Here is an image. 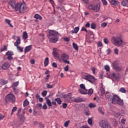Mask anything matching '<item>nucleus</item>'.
I'll return each mask as SVG.
<instances>
[{"label": "nucleus", "instance_id": "obj_1", "mask_svg": "<svg viewBox=\"0 0 128 128\" xmlns=\"http://www.w3.org/2000/svg\"><path fill=\"white\" fill-rule=\"evenodd\" d=\"M9 4L15 12H18L20 14H24L27 8L26 4L22 2L16 4L14 0H10Z\"/></svg>", "mask_w": 128, "mask_h": 128}, {"label": "nucleus", "instance_id": "obj_2", "mask_svg": "<svg viewBox=\"0 0 128 128\" xmlns=\"http://www.w3.org/2000/svg\"><path fill=\"white\" fill-rule=\"evenodd\" d=\"M106 100L108 102H110L113 104H118L120 106H122L124 104V100H122L118 95L106 94Z\"/></svg>", "mask_w": 128, "mask_h": 128}, {"label": "nucleus", "instance_id": "obj_3", "mask_svg": "<svg viewBox=\"0 0 128 128\" xmlns=\"http://www.w3.org/2000/svg\"><path fill=\"white\" fill-rule=\"evenodd\" d=\"M58 32H56V31H54V30H49L48 36L51 42L54 44L58 40Z\"/></svg>", "mask_w": 128, "mask_h": 128}, {"label": "nucleus", "instance_id": "obj_4", "mask_svg": "<svg viewBox=\"0 0 128 128\" xmlns=\"http://www.w3.org/2000/svg\"><path fill=\"white\" fill-rule=\"evenodd\" d=\"M111 42L113 44L118 46H124L126 43L122 40V36H112L111 38Z\"/></svg>", "mask_w": 128, "mask_h": 128}, {"label": "nucleus", "instance_id": "obj_5", "mask_svg": "<svg viewBox=\"0 0 128 128\" xmlns=\"http://www.w3.org/2000/svg\"><path fill=\"white\" fill-rule=\"evenodd\" d=\"M100 8V4H92L88 6V9L90 10H92L94 12H98Z\"/></svg>", "mask_w": 128, "mask_h": 128}, {"label": "nucleus", "instance_id": "obj_6", "mask_svg": "<svg viewBox=\"0 0 128 128\" xmlns=\"http://www.w3.org/2000/svg\"><path fill=\"white\" fill-rule=\"evenodd\" d=\"M60 60H62L64 64H70V62L68 60H70V56L66 53H63L60 55Z\"/></svg>", "mask_w": 128, "mask_h": 128}, {"label": "nucleus", "instance_id": "obj_7", "mask_svg": "<svg viewBox=\"0 0 128 128\" xmlns=\"http://www.w3.org/2000/svg\"><path fill=\"white\" fill-rule=\"evenodd\" d=\"M6 102H16V97L12 94H8L6 97Z\"/></svg>", "mask_w": 128, "mask_h": 128}, {"label": "nucleus", "instance_id": "obj_8", "mask_svg": "<svg viewBox=\"0 0 128 128\" xmlns=\"http://www.w3.org/2000/svg\"><path fill=\"white\" fill-rule=\"evenodd\" d=\"M100 126L101 128H112V126L108 121L102 120L99 122Z\"/></svg>", "mask_w": 128, "mask_h": 128}, {"label": "nucleus", "instance_id": "obj_9", "mask_svg": "<svg viewBox=\"0 0 128 128\" xmlns=\"http://www.w3.org/2000/svg\"><path fill=\"white\" fill-rule=\"evenodd\" d=\"M84 80H88L91 84H94V77L93 76H92L90 74L86 75V76H84Z\"/></svg>", "mask_w": 128, "mask_h": 128}, {"label": "nucleus", "instance_id": "obj_10", "mask_svg": "<svg viewBox=\"0 0 128 128\" xmlns=\"http://www.w3.org/2000/svg\"><path fill=\"white\" fill-rule=\"evenodd\" d=\"M111 76L114 80H116L117 82H120V73L116 72V73H112L111 74Z\"/></svg>", "mask_w": 128, "mask_h": 128}, {"label": "nucleus", "instance_id": "obj_11", "mask_svg": "<svg viewBox=\"0 0 128 128\" xmlns=\"http://www.w3.org/2000/svg\"><path fill=\"white\" fill-rule=\"evenodd\" d=\"M10 68V63L6 62H4L2 66V70H8Z\"/></svg>", "mask_w": 128, "mask_h": 128}, {"label": "nucleus", "instance_id": "obj_12", "mask_svg": "<svg viewBox=\"0 0 128 128\" xmlns=\"http://www.w3.org/2000/svg\"><path fill=\"white\" fill-rule=\"evenodd\" d=\"M121 5L125 8H128V0H122Z\"/></svg>", "mask_w": 128, "mask_h": 128}, {"label": "nucleus", "instance_id": "obj_13", "mask_svg": "<svg viewBox=\"0 0 128 128\" xmlns=\"http://www.w3.org/2000/svg\"><path fill=\"white\" fill-rule=\"evenodd\" d=\"M108 0L110 4H112V6H116L118 4V0Z\"/></svg>", "mask_w": 128, "mask_h": 128}, {"label": "nucleus", "instance_id": "obj_14", "mask_svg": "<svg viewBox=\"0 0 128 128\" xmlns=\"http://www.w3.org/2000/svg\"><path fill=\"white\" fill-rule=\"evenodd\" d=\"M32 45L26 46L24 49V52H30L32 50Z\"/></svg>", "mask_w": 128, "mask_h": 128}, {"label": "nucleus", "instance_id": "obj_15", "mask_svg": "<svg viewBox=\"0 0 128 128\" xmlns=\"http://www.w3.org/2000/svg\"><path fill=\"white\" fill-rule=\"evenodd\" d=\"M78 92L82 94H88V90L86 89H79Z\"/></svg>", "mask_w": 128, "mask_h": 128}, {"label": "nucleus", "instance_id": "obj_16", "mask_svg": "<svg viewBox=\"0 0 128 128\" xmlns=\"http://www.w3.org/2000/svg\"><path fill=\"white\" fill-rule=\"evenodd\" d=\"M56 86L54 84H52V82H50L48 84H46L47 88H52L54 86Z\"/></svg>", "mask_w": 128, "mask_h": 128}, {"label": "nucleus", "instance_id": "obj_17", "mask_svg": "<svg viewBox=\"0 0 128 128\" xmlns=\"http://www.w3.org/2000/svg\"><path fill=\"white\" fill-rule=\"evenodd\" d=\"M20 44V37H18L16 42L14 43V46H18V44Z\"/></svg>", "mask_w": 128, "mask_h": 128}, {"label": "nucleus", "instance_id": "obj_18", "mask_svg": "<svg viewBox=\"0 0 128 128\" xmlns=\"http://www.w3.org/2000/svg\"><path fill=\"white\" fill-rule=\"evenodd\" d=\"M5 22H6V24H8V25L10 26V28H14V26H12V24H10V20L8 19H5Z\"/></svg>", "mask_w": 128, "mask_h": 128}, {"label": "nucleus", "instance_id": "obj_19", "mask_svg": "<svg viewBox=\"0 0 128 128\" xmlns=\"http://www.w3.org/2000/svg\"><path fill=\"white\" fill-rule=\"evenodd\" d=\"M70 94H68L64 95L63 96L64 98L66 100H68L70 98Z\"/></svg>", "mask_w": 128, "mask_h": 128}, {"label": "nucleus", "instance_id": "obj_20", "mask_svg": "<svg viewBox=\"0 0 128 128\" xmlns=\"http://www.w3.org/2000/svg\"><path fill=\"white\" fill-rule=\"evenodd\" d=\"M22 36L24 40H26V38H28V32H23Z\"/></svg>", "mask_w": 128, "mask_h": 128}, {"label": "nucleus", "instance_id": "obj_21", "mask_svg": "<svg viewBox=\"0 0 128 128\" xmlns=\"http://www.w3.org/2000/svg\"><path fill=\"white\" fill-rule=\"evenodd\" d=\"M113 66L114 68L116 70H117V72H120L122 70V68H120L118 66H116L114 64H113Z\"/></svg>", "mask_w": 128, "mask_h": 128}, {"label": "nucleus", "instance_id": "obj_22", "mask_svg": "<svg viewBox=\"0 0 128 128\" xmlns=\"http://www.w3.org/2000/svg\"><path fill=\"white\" fill-rule=\"evenodd\" d=\"M34 18H36V20H42V18L38 14H36L34 16Z\"/></svg>", "mask_w": 128, "mask_h": 128}, {"label": "nucleus", "instance_id": "obj_23", "mask_svg": "<svg viewBox=\"0 0 128 128\" xmlns=\"http://www.w3.org/2000/svg\"><path fill=\"white\" fill-rule=\"evenodd\" d=\"M46 102L48 106H52V102H50V99L46 98Z\"/></svg>", "mask_w": 128, "mask_h": 128}, {"label": "nucleus", "instance_id": "obj_24", "mask_svg": "<svg viewBox=\"0 0 128 128\" xmlns=\"http://www.w3.org/2000/svg\"><path fill=\"white\" fill-rule=\"evenodd\" d=\"M72 46L74 48L75 50H78V46L76 43H72Z\"/></svg>", "mask_w": 128, "mask_h": 128}, {"label": "nucleus", "instance_id": "obj_25", "mask_svg": "<svg viewBox=\"0 0 128 128\" xmlns=\"http://www.w3.org/2000/svg\"><path fill=\"white\" fill-rule=\"evenodd\" d=\"M74 102H82V98H77L74 100Z\"/></svg>", "mask_w": 128, "mask_h": 128}, {"label": "nucleus", "instance_id": "obj_26", "mask_svg": "<svg viewBox=\"0 0 128 128\" xmlns=\"http://www.w3.org/2000/svg\"><path fill=\"white\" fill-rule=\"evenodd\" d=\"M48 62H49L48 58H46L44 61V64L45 66H48Z\"/></svg>", "mask_w": 128, "mask_h": 128}, {"label": "nucleus", "instance_id": "obj_27", "mask_svg": "<svg viewBox=\"0 0 128 128\" xmlns=\"http://www.w3.org/2000/svg\"><path fill=\"white\" fill-rule=\"evenodd\" d=\"M53 56H54L56 57L58 56V52H56V48H54L53 49Z\"/></svg>", "mask_w": 128, "mask_h": 128}, {"label": "nucleus", "instance_id": "obj_28", "mask_svg": "<svg viewBox=\"0 0 128 128\" xmlns=\"http://www.w3.org/2000/svg\"><path fill=\"white\" fill-rule=\"evenodd\" d=\"M55 102H56L58 104H62V100H60V98H56Z\"/></svg>", "mask_w": 128, "mask_h": 128}, {"label": "nucleus", "instance_id": "obj_29", "mask_svg": "<svg viewBox=\"0 0 128 128\" xmlns=\"http://www.w3.org/2000/svg\"><path fill=\"white\" fill-rule=\"evenodd\" d=\"M119 92H122V94H126V89L124 88H120Z\"/></svg>", "mask_w": 128, "mask_h": 128}, {"label": "nucleus", "instance_id": "obj_30", "mask_svg": "<svg viewBox=\"0 0 128 128\" xmlns=\"http://www.w3.org/2000/svg\"><path fill=\"white\" fill-rule=\"evenodd\" d=\"M28 101L27 100H25L24 102L23 106H28Z\"/></svg>", "mask_w": 128, "mask_h": 128}, {"label": "nucleus", "instance_id": "obj_31", "mask_svg": "<svg viewBox=\"0 0 128 128\" xmlns=\"http://www.w3.org/2000/svg\"><path fill=\"white\" fill-rule=\"evenodd\" d=\"M19 84H20V82H18L13 83L12 84V88H16V87L18 86Z\"/></svg>", "mask_w": 128, "mask_h": 128}, {"label": "nucleus", "instance_id": "obj_32", "mask_svg": "<svg viewBox=\"0 0 128 128\" xmlns=\"http://www.w3.org/2000/svg\"><path fill=\"white\" fill-rule=\"evenodd\" d=\"M98 112L101 114H104V112L102 111V108L101 107H99L98 108Z\"/></svg>", "mask_w": 128, "mask_h": 128}, {"label": "nucleus", "instance_id": "obj_33", "mask_svg": "<svg viewBox=\"0 0 128 128\" xmlns=\"http://www.w3.org/2000/svg\"><path fill=\"white\" fill-rule=\"evenodd\" d=\"M94 92V90L92 88L89 89L88 91V94L92 96Z\"/></svg>", "mask_w": 128, "mask_h": 128}, {"label": "nucleus", "instance_id": "obj_34", "mask_svg": "<svg viewBox=\"0 0 128 128\" xmlns=\"http://www.w3.org/2000/svg\"><path fill=\"white\" fill-rule=\"evenodd\" d=\"M6 56H14V52L12 51H8L7 52H6Z\"/></svg>", "mask_w": 128, "mask_h": 128}, {"label": "nucleus", "instance_id": "obj_35", "mask_svg": "<svg viewBox=\"0 0 128 128\" xmlns=\"http://www.w3.org/2000/svg\"><path fill=\"white\" fill-rule=\"evenodd\" d=\"M16 48L18 52H22V48L20 47V46H16Z\"/></svg>", "mask_w": 128, "mask_h": 128}, {"label": "nucleus", "instance_id": "obj_36", "mask_svg": "<svg viewBox=\"0 0 128 128\" xmlns=\"http://www.w3.org/2000/svg\"><path fill=\"white\" fill-rule=\"evenodd\" d=\"M104 68L105 70H106L107 72H110V66L108 65H106L104 66Z\"/></svg>", "mask_w": 128, "mask_h": 128}, {"label": "nucleus", "instance_id": "obj_37", "mask_svg": "<svg viewBox=\"0 0 128 128\" xmlns=\"http://www.w3.org/2000/svg\"><path fill=\"white\" fill-rule=\"evenodd\" d=\"M78 30H80V28L76 27L74 28V34H78Z\"/></svg>", "mask_w": 128, "mask_h": 128}, {"label": "nucleus", "instance_id": "obj_38", "mask_svg": "<svg viewBox=\"0 0 128 128\" xmlns=\"http://www.w3.org/2000/svg\"><path fill=\"white\" fill-rule=\"evenodd\" d=\"M70 120L66 121L64 124V126H65L66 128H68V124H70Z\"/></svg>", "mask_w": 128, "mask_h": 128}, {"label": "nucleus", "instance_id": "obj_39", "mask_svg": "<svg viewBox=\"0 0 128 128\" xmlns=\"http://www.w3.org/2000/svg\"><path fill=\"white\" fill-rule=\"evenodd\" d=\"M4 50H8V48L6 46H4V48L0 49V52H4Z\"/></svg>", "mask_w": 128, "mask_h": 128}, {"label": "nucleus", "instance_id": "obj_40", "mask_svg": "<svg viewBox=\"0 0 128 128\" xmlns=\"http://www.w3.org/2000/svg\"><path fill=\"white\" fill-rule=\"evenodd\" d=\"M88 124H90V126H92V118H90L88 119Z\"/></svg>", "mask_w": 128, "mask_h": 128}, {"label": "nucleus", "instance_id": "obj_41", "mask_svg": "<svg viewBox=\"0 0 128 128\" xmlns=\"http://www.w3.org/2000/svg\"><path fill=\"white\" fill-rule=\"evenodd\" d=\"M100 90L102 94H104L105 92H104V87H101L100 88Z\"/></svg>", "mask_w": 128, "mask_h": 128}, {"label": "nucleus", "instance_id": "obj_42", "mask_svg": "<svg viewBox=\"0 0 128 128\" xmlns=\"http://www.w3.org/2000/svg\"><path fill=\"white\" fill-rule=\"evenodd\" d=\"M88 106L90 108H96V105L92 103H90L88 105Z\"/></svg>", "mask_w": 128, "mask_h": 128}, {"label": "nucleus", "instance_id": "obj_43", "mask_svg": "<svg viewBox=\"0 0 128 128\" xmlns=\"http://www.w3.org/2000/svg\"><path fill=\"white\" fill-rule=\"evenodd\" d=\"M16 110H18V108H16V107L13 108L12 110V112H11L12 116V114H14V112H16Z\"/></svg>", "mask_w": 128, "mask_h": 128}, {"label": "nucleus", "instance_id": "obj_44", "mask_svg": "<svg viewBox=\"0 0 128 128\" xmlns=\"http://www.w3.org/2000/svg\"><path fill=\"white\" fill-rule=\"evenodd\" d=\"M80 87L82 90H86V86L84 84H80Z\"/></svg>", "mask_w": 128, "mask_h": 128}, {"label": "nucleus", "instance_id": "obj_45", "mask_svg": "<svg viewBox=\"0 0 128 128\" xmlns=\"http://www.w3.org/2000/svg\"><path fill=\"white\" fill-rule=\"evenodd\" d=\"M102 2L104 6H108V2H106V0H102Z\"/></svg>", "mask_w": 128, "mask_h": 128}, {"label": "nucleus", "instance_id": "obj_46", "mask_svg": "<svg viewBox=\"0 0 128 128\" xmlns=\"http://www.w3.org/2000/svg\"><path fill=\"white\" fill-rule=\"evenodd\" d=\"M90 28L92 30H94V28H96V24H94V23L90 25Z\"/></svg>", "mask_w": 128, "mask_h": 128}, {"label": "nucleus", "instance_id": "obj_47", "mask_svg": "<svg viewBox=\"0 0 128 128\" xmlns=\"http://www.w3.org/2000/svg\"><path fill=\"white\" fill-rule=\"evenodd\" d=\"M47 94H48V92H46V90L43 91L42 92V96H46Z\"/></svg>", "mask_w": 128, "mask_h": 128}, {"label": "nucleus", "instance_id": "obj_48", "mask_svg": "<svg viewBox=\"0 0 128 128\" xmlns=\"http://www.w3.org/2000/svg\"><path fill=\"white\" fill-rule=\"evenodd\" d=\"M114 52L115 54H118V50L116 48H115L114 49Z\"/></svg>", "mask_w": 128, "mask_h": 128}, {"label": "nucleus", "instance_id": "obj_49", "mask_svg": "<svg viewBox=\"0 0 128 128\" xmlns=\"http://www.w3.org/2000/svg\"><path fill=\"white\" fill-rule=\"evenodd\" d=\"M106 26H108V24H106V22H103V23H102L101 26L102 28H106Z\"/></svg>", "mask_w": 128, "mask_h": 128}, {"label": "nucleus", "instance_id": "obj_50", "mask_svg": "<svg viewBox=\"0 0 128 128\" xmlns=\"http://www.w3.org/2000/svg\"><path fill=\"white\" fill-rule=\"evenodd\" d=\"M106 52L107 54H110V52H112V50L108 48L106 50Z\"/></svg>", "mask_w": 128, "mask_h": 128}, {"label": "nucleus", "instance_id": "obj_51", "mask_svg": "<svg viewBox=\"0 0 128 128\" xmlns=\"http://www.w3.org/2000/svg\"><path fill=\"white\" fill-rule=\"evenodd\" d=\"M7 58L8 60H14V57L12 56H8Z\"/></svg>", "mask_w": 128, "mask_h": 128}, {"label": "nucleus", "instance_id": "obj_52", "mask_svg": "<svg viewBox=\"0 0 128 128\" xmlns=\"http://www.w3.org/2000/svg\"><path fill=\"white\" fill-rule=\"evenodd\" d=\"M66 106H68V104H66V103H63L62 104L63 108H66Z\"/></svg>", "mask_w": 128, "mask_h": 128}, {"label": "nucleus", "instance_id": "obj_53", "mask_svg": "<svg viewBox=\"0 0 128 128\" xmlns=\"http://www.w3.org/2000/svg\"><path fill=\"white\" fill-rule=\"evenodd\" d=\"M104 44H108V40L106 38H104Z\"/></svg>", "mask_w": 128, "mask_h": 128}, {"label": "nucleus", "instance_id": "obj_54", "mask_svg": "<svg viewBox=\"0 0 128 128\" xmlns=\"http://www.w3.org/2000/svg\"><path fill=\"white\" fill-rule=\"evenodd\" d=\"M64 42H70V38L66 37V38H64Z\"/></svg>", "mask_w": 128, "mask_h": 128}, {"label": "nucleus", "instance_id": "obj_55", "mask_svg": "<svg viewBox=\"0 0 128 128\" xmlns=\"http://www.w3.org/2000/svg\"><path fill=\"white\" fill-rule=\"evenodd\" d=\"M64 70L65 72H68V65H67L64 68Z\"/></svg>", "mask_w": 128, "mask_h": 128}, {"label": "nucleus", "instance_id": "obj_56", "mask_svg": "<svg viewBox=\"0 0 128 128\" xmlns=\"http://www.w3.org/2000/svg\"><path fill=\"white\" fill-rule=\"evenodd\" d=\"M52 66L53 68H58V65L56 64V63L54 62L52 63Z\"/></svg>", "mask_w": 128, "mask_h": 128}, {"label": "nucleus", "instance_id": "obj_57", "mask_svg": "<svg viewBox=\"0 0 128 128\" xmlns=\"http://www.w3.org/2000/svg\"><path fill=\"white\" fill-rule=\"evenodd\" d=\"M82 30L83 31V32H88V30H86V28H85V27H82Z\"/></svg>", "mask_w": 128, "mask_h": 128}, {"label": "nucleus", "instance_id": "obj_58", "mask_svg": "<svg viewBox=\"0 0 128 128\" xmlns=\"http://www.w3.org/2000/svg\"><path fill=\"white\" fill-rule=\"evenodd\" d=\"M91 70H92L94 74H96V68H92Z\"/></svg>", "mask_w": 128, "mask_h": 128}, {"label": "nucleus", "instance_id": "obj_59", "mask_svg": "<svg viewBox=\"0 0 128 128\" xmlns=\"http://www.w3.org/2000/svg\"><path fill=\"white\" fill-rule=\"evenodd\" d=\"M46 108H48V106H46V104H44L43 106V109L44 110H46Z\"/></svg>", "mask_w": 128, "mask_h": 128}, {"label": "nucleus", "instance_id": "obj_60", "mask_svg": "<svg viewBox=\"0 0 128 128\" xmlns=\"http://www.w3.org/2000/svg\"><path fill=\"white\" fill-rule=\"evenodd\" d=\"M82 2H84V4H88V0H81Z\"/></svg>", "mask_w": 128, "mask_h": 128}, {"label": "nucleus", "instance_id": "obj_61", "mask_svg": "<svg viewBox=\"0 0 128 128\" xmlns=\"http://www.w3.org/2000/svg\"><path fill=\"white\" fill-rule=\"evenodd\" d=\"M121 122H122V124H126V120H124V119L122 120Z\"/></svg>", "mask_w": 128, "mask_h": 128}, {"label": "nucleus", "instance_id": "obj_62", "mask_svg": "<svg viewBox=\"0 0 128 128\" xmlns=\"http://www.w3.org/2000/svg\"><path fill=\"white\" fill-rule=\"evenodd\" d=\"M98 46H102V42H98Z\"/></svg>", "mask_w": 128, "mask_h": 128}, {"label": "nucleus", "instance_id": "obj_63", "mask_svg": "<svg viewBox=\"0 0 128 128\" xmlns=\"http://www.w3.org/2000/svg\"><path fill=\"white\" fill-rule=\"evenodd\" d=\"M39 124H40V126H41V128H44V124H42V123H39Z\"/></svg>", "mask_w": 128, "mask_h": 128}, {"label": "nucleus", "instance_id": "obj_64", "mask_svg": "<svg viewBox=\"0 0 128 128\" xmlns=\"http://www.w3.org/2000/svg\"><path fill=\"white\" fill-rule=\"evenodd\" d=\"M80 128H90V127L88 126H82Z\"/></svg>", "mask_w": 128, "mask_h": 128}]
</instances>
